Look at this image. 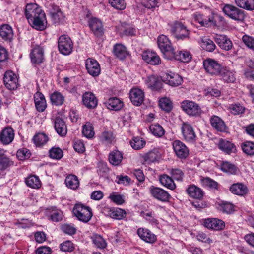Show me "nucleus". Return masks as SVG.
Here are the masks:
<instances>
[{
	"label": "nucleus",
	"instance_id": "nucleus-1",
	"mask_svg": "<svg viewBox=\"0 0 254 254\" xmlns=\"http://www.w3.org/2000/svg\"><path fill=\"white\" fill-rule=\"evenodd\" d=\"M25 14L28 22L37 30H43L46 27V20L44 12L37 4H27Z\"/></svg>",
	"mask_w": 254,
	"mask_h": 254
},
{
	"label": "nucleus",
	"instance_id": "nucleus-2",
	"mask_svg": "<svg viewBox=\"0 0 254 254\" xmlns=\"http://www.w3.org/2000/svg\"><path fill=\"white\" fill-rule=\"evenodd\" d=\"M158 46L163 53L164 57L167 59L171 60L174 56V48L171 46V42L164 35H161L158 38Z\"/></svg>",
	"mask_w": 254,
	"mask_h": 254
},
{
	"label": "nucleus",
	"instance_id": "nucleus-3",
	"mask_svg": "<svg viewBox=\"0 0 254 254\" xmlns=\"http://www.w3.org/2000/svg\"><path fill=\"white\" fill-rule=\"evenodd\" d=\"M73 213L77 218L83 222H88L92 216L91 209L82 204H76L73 209Z\"/></svg>",
	"mask_w": 254,
	"mask_h": 254
},
{
	"label": "nucleus",
	"instance_id": "nucleus-4",
	"mask_svg": "<svg viewBox=\"0 0 254 254\" xmlns=\"http://www.w3.org/2000/svg\"><path fill=\"white\" fill-rule=\"evenodd\" d=\"M171 31L177 39H189L190 31L182 22L175 21L171 26Z\"/></svg>",
	"mask_w": 254,
	"mask_h": 254
},
{
	"label": "nucleus",
	"instance_id": "nucleus-5",
	"mask_svg": "<svg viewBox=\"0 0 254 254\" xmlns=\"http://www.w3.org/2000/svg\"><path fill=\"white\" fill-rule=\"evenodd\" d=\"M203 64L205 71L211 75H219L223 68L218 62L210 58L204 60Z\"/></svg>",
	"mask_w": 254,
	"mask_h": 254
},
{
	"label": "nucleus",
	"instance_id": "nucleus-6",
	"mask_svg": "<svg viewBox=\"0 0 254 254\" xmlns=\"http://www.w3.org/2000/svg\"><path fill=\"white\" fill-rule=\"evenodd\" d=\"M223 11L230 18L237 21H243L245 17L244 11L232 5H225Z\"/></svg>",
	"mask_w": 254,
	"mask_h": 254
},
{
	"label": "nucleus",
	"instance_id": "nucleus-7",
	"mask_svg": "<svg viewBox=\"0 0 254 254\" xmlns=\"http://www.w3.org/2000/svg\"><path fill=\"white\" fill-rule=\"evenodd\" d=\"M58 48L63 55H67L71 53L73 49V43L69 37L63 35L58 39Z\"/></svg>",
	"mask_w": 254,
	"mask_h": 254
},
{
	"label": "nucleus",
	"instance_id": "nucleus-8",
	"mask_svg": "<svg viewBox=\"0 0 254 254\" xmlns=\"http://www.w3.org/2000/svg\"><path fill=\"white\" fill-rule=\"evenodd\" d=\"M181 107L190 116H198L202 113L200 106L192 101L188 100L183 101L181 104Z\"/></svg>",
	"mask_w": 254,
	"mask_h": 254
},
{
	"label": "nucleus",
	"instance_id": "nucleus-9",
	"mask_svg": "<svg viewBox=\"0 0 254 254\" xmlns=\"http://www.w3.org/2000/svg\"><path fill=\"white\" fill-rule=\"evenodd\" d=\"M3 82L5 87L10 90L16 89L19 86L17 76L11 70H8L5 72Z\"/></svg>",
	"mask_w": 254,
	"mask_h": 254
},
{
	"label": "nucleus",
	"instance_id": "nucleus-10",
	"mask_svg": "<svg viewBox=\"0 0 254 254\" xmlns=\"http://www.w3.org/2000/svg\"><path fill=\"white\" fill-rule=\"evenodd\" d=\"M86 68L89 74L96 77L99 75L101 69L98 62L92 58H88L86 60Z\"/></svg>",
	"mask_w": 254,
	"mask_h": 254
},
{
	"label": "nucleus",
	"instance_id": "nucleus-11",
	"mask_svg": "<svg viewBox=\"0 0 254 254\" xmlns=\"http://www.w3.org/2000/svg\"><path fill=\"white\" fill-rule=\"evenodd\" d=\"M181 130L184 138L186 141L194 142L195 141L196 136L191 125L183 123Z\"/></svg>",
	"mask_w": 254,
	"mask_h": 254
},
{
	"label": "nucleus",
	"instance_id": "nucleus-12",
	"mask_svg": "<svg viewBox=\"0 0 254 254\" xmlns=\"http://www.w3.org/2000/svg\"><path fill=\"white\" fill-rule=\"evenodd\" d=\"M162 80L172 86H179L183 81L180 75L174 73H165L162 77Z\"/></svg>",
	"mask_w": 254,
	"mask_h": 254
},
{
	"label": "nucleus",
	"instance_id": "nucleus-13",
	"mask_svg": "<svg viewBox=\"0 0 254 254\" xmlns=\"http://www.w3.org/2000/svg\"><path fill=\"white\" fill-rule=\"evenodd\" d=\"M130 99L133 105L140 106L144 99L143 91L138 88H132L130 91Z\"/></svg>",
	"mask_w": 254,
	"mask_h": 254
},
{
	"label": "nucleus",
	"instance_id": "nucleus-14",
	"mask_svg": "<svg viewBox=\"0 0 254 254\" xmlns=\"http://www.w3.org/2000/svg\"><path fill=\"white\" fill-rule=\"evenodd\" d=\"M174 150L178 157L186 158L189 155V150L187 146L180 140H175L173 143Z\"/></svg>",
	"mask_w": 254,
	"mask_h": 254
},
{
	"label": "nucleus",
	"instance_id": "nucleus-15",
	"mask_svg": "<svg viewBox=\"0 0 254 254\" xmlns=\"http://www.w3.org/2000/svg\"><path fill=\"white\" fill-rule=\"evenodd\" d=\"M89 26L96 36H101L104 33L101 21L96 18H91L88 21Z\"/></svg>",
	"mask_w": 254,
	"mask_h": 254
},
{
	"label": "nucleus",
	"instance_id": "nucleus-16",
	"mask_svg": "<svg viewBox=\"0 0 254 254\" xmlns=\"http://www.w3.org/2000/svg\"><path fill=\"white\" fill-rule=\"evenodd\" d=\"M82 101L84 105L89 109H94L98 104L97 98L90 92H86L83 95Z\"/></svg>",
	"mask_w": 254,
	"mask_h": 254
},
{
	"label": "nucleus",
	"instance_id": "nucleus-17",
	"mask_svg": "<svg viewBox=\"0 0 254 254\" xmlns=\"http://www.w3.org/2000/svg\"><path fill=\"white\" fill-rule=\"evenodd\" d=\"M142 59L146 63L151 65H158L161 63L159 56L155 52L145 51L142 54Z\"/></svg>",
	"mask_w": 254,
	"mask_h": 254
},
{
	"label": "nucleus",
	"instance_id": "nucleus-18",
	"mask_svg": "<svg viewBox=\"0 0 254 254\" xmlns=\"http://www.w3.org/2000/svg\"><path fill=\"white\" fill-rule=\"evenodd\" d=\"M210 122L212 127L216 130L220 132H225L227 129V126L219 117L215 115L211 116L210 118Z\"/></svg>",
	"mask_w": 254,
	"mask_h": 254
},
{
	"label": "nucleus",
	"instance_id": "nucleus-19",
	"mask_svg": "<svg viewBox=\"0 0 254 254\" xmlns=\"http://www.w3.org/2000/svg\"><path fill=\"white\" fill-rule=\"evenodd\" d=\"M150 192L154 198L162 202L168 201L171 197L166 191L159 188H153L151 189Z\"/></svg>",
	"mask_w": 254,
	"mask_h": 254
},
{
	"label": "nucleus",
	"instance_id": "nucleus-20",
	"mask_svg": "<svg viewBox=\"0 0 254 254\" xmlns=\"http://www.w3.org/2000/svg\"><path fill=\"white\" fill-rule=\"evenodd\" d=\"M205 227L215 230H222L225 227V223L221 220L216 218L205 219L204 222Z\"/></svg>",
	"mask_w": 254,
	"mask_h": 254
},
{
	"label": "nucleus",
	"instance_id": "nucleus-21",
	"mask_svg": "<svg viewBox=\"0 0 254 254\" xmlns=\"http://www.w3.org/2000/svg\"><path fill=\"white\" fill-rule=\"evenodd\" d=\"M195 18L196 21L202 26H216V22L213 20L212 15L207 16L202 14L197 13L195 14Z\"/></svg>",
	"mask_w": 254,
	"mask_h": 254
},
{
	"label": "nucleus",
	"instance_id": "nucleus-22",
	"mask_svg": "<svg viewBox=\"0 0 254 254\" xmlns=\"http://www.w3.org/2000/svg\"><path fill=\"white\" fill-rule=\"evenodd\" d=\"M215 41L222 49L228 51L231 49L233 47L232 41L225 35H219L216 36Z\"/></svg>",
	"mask_w": 254,
	"mask_h": 254
},
{
	"label": "nucleus",
	"instance_id": "nucleus-23",
	"mask_svg": "<svg viewBox=\"0 0 254 254\" xmlns=\"http://www.w3.org/2000/svg\"><path fill=\"white\" fill-rule=\"evenodd\" d=\"M31 60L32 63L39 64L43 62L44 60V52L43 49L37 46L30 53Z\"/></svg>",
	"mask_w": 254,
	"mask_h": 254
},
{
	"label": "nucleus",
	"instance_id": "nucleus-24",
	"mask_svg": "<svg viewBox=\"0 0 254 254\" xmlns=\"http://www.w3.org/2000/svg\"><path fill=\"white\" fill-rule=\"evenodd\" d=\"M218 147L221 150L227 154L235 153L236 151V146L233 143L223 139L219 140Z\"/></svg>",
	"mask_w": 254,
	"mask_h": 254
},
{
	"label": "nucleus",
	"instance_id": "nucleus-25",
	"mask_svg": "<svg viewBox=\"0 0 254 254\" xmlns=\"http://www.w3.org/2000/svg\"><path fill=\"white\" fill-rule=\"evenodd\" d=\"M55 129L57 133L62 137L65 136L67 132V127L65 122L59 117H57L55 120Z\"/></svg>",
	"mask_w": 254,
	"mask_h": 254
},
{
	"label": "nucleus",
	"instance_id": "nucleus-26",
	"mask_svg": "<svg viewBox=\"0 0 254 254\" xmlns=\"http://www.w3.org/2000/svg\"><path fill=\"white\" fill-rule=\"evenodd\" d=\"M137 234L142 240L147 243H153L156 240V236L148 229L139 228Z\"/></svg>",
	"mask_w": 254,
	"mask_h": 254
},
{
	"label": "nucleus",
	"instance_id": "nucleus-27",
	"mask_svg": "<svg viewBox=\"0 0 254 254\" xmlns=\"http://www.w3.org/2000/svg\"><path fill=\"white\" fill-rule=\"evenodd\" d=\"M14 136V131L12 128L6 127L1 132L0 140L3 144H8L12 141Z\"/></svg>",
	"mask_w": 254,
	"mask_h": 254
},
{
	"label": "nucleus",
	"instance_id": "nucleus-28",
	"mask_svg": "<svg viewBox=\"0 0 254 254\" xmlns=\"http://www.w3.org/2000/svg\"><path fill=\"white\" fill-rule=\"evenodd\" d=\"M34 102L37 110L39 112H43L46 107V102L44 96L40 92H37L34 95Z\"/></svg>",
	"mask_w": 254,
	"mask_h": 254
},
{
	"label": "nucleus",
	"instance_id": "nucleus-29",
	"mask_svg": "<svg viewBox=\"0 0 254 254\" xmlns=\"http://www.w3.org/2000/svg\"><path fill=\"white\" fill-rule=\"evenodd\" d=\"M186 191L190 196L195 199L200 200L203 197L204 193L202 190L195 185L189 186Z\"/></svg>",
	"mask_w": 254,
	"mask_h": 254
},
{
	"label": "nucleus",
	"instance_id": "nucleus-30",
	"mask_svg": "<svg viewBox=\"0 0 254 254\" xmlns=\"http://www.w3.org/2000/svg\"><path fill=\"white\" fill-rule=\"evenodd\" d=\"M123 159V155L118 150L111 151L108 156V160L110 164L114 166L120 165Z\"/></svg>",
	"mask_w": 254,
	"mask_h": 254
},
{
	"label": "nucleus",
	"instance_id": "nucleus-31",
	"mask_svg": "<svg viewBox=\"0 0 254 254\" xmlns=\"http://www.w3.org/2000/svg\"><path fill=\"white\" fill-rule=\"evenodd\" d=\"M174 56L172 59H175L182 62H189L191 59L190 53L186 51H179L175 52L173 51Z\"/></svg>",
	"mask_w": 254,
	"mask_h": 254
},
{
	"label": "nucleus",
	"instance_id": "nucleus-32",
	"mask_svg": "<svg viewBox=\"0 0 254 254\" xmlns=\"http://www.w3.org/2000/svg\"><path fill=\"white\" fill-rule=\"evenodd\" d=\"M230 191L234 194L243 195L247 193V187L242 183H236L233 184L230 188Z\"/></svg>",
	"mask_w": 254,
	"mask_h": 254
},
{
	"label": "nucleus",
	"instance_id": "nucleus-33",
	"mask_svg": "<svg viewBox=\"0 0 254 254\" xmlns=\"http://www.w3.org/2000/svg\"><path fill=\"white\" fill-rule=\"evenodd\" d=\"M148 87L153 90H159L162 88V81L155 76H151L147 80Z\"/></svg>",
	"mask_w": 254,
	"mask_h": 254
},
{
	"label": "nucleus",
	"instance_id": "nucleus-34",
	"mask_svg": "<svg viewBox=\"0 0 254 254\" xmlns=\"http://www.w3.org/2000/svg\"><path fill=\"white\" fill-rule=\"evenodd\" d=\"M0 36L5 40H10L13 36L11 27L7 24H3L0 27Z\"/></svg>",
	"mask_w": 254,
	"mask_h": 254
},
{
	"label": "nucleus",
	"instance_id": "nucleus-35",
	"mask_svg": "<svg viewBox=\"0 0 254 254\" xmlns=\"http://www.w3.org/2000/svg\"><path fill=\"white\" fill-rule=\"evenodd\" d=\"M107 104L108 109L115 111L120 110L123 106V103L116 97L109 99Z\"/></svg>",
	"mask_w": 254,
	"mask_h": 254
},
{
	"label": "nucleus",
	"instance_id": "nucleus-36",
	"mask_svg": "<svg viewBox=\"0 0 254 254\" xmlns=\"http://www.w3.org/2000/svg\"><path fill=\"white\" fill-rule=\"evenodd\" d=\"M114 53L121 60L125 58L127 54L126 47L121 44H117L114 46Z\"/></svg>",
	"mask_w": 254,
	"mask_h": 254
},
{
	"label": "nucleus",
	"instance_id": "nucleus-37",
	"mask_svg": "<svg viewBox=\"0 0 254 254\" xmlns=\"http://www.w3.org/2000/svg\"><path fill=\"white\" fill-rule=\"evenodd\" d=\"M159 181L162 185L170 190H173L176 187V185L172 178L166 174L161 175L160 177Z\"/></svg>",
	"mask_w": 254,
	"mask_h": 254
},
{
	"label": "nucleus",
	"instance_id": "nucleus-38",
	"mask_svg": "<svg viewBox=\"0 0 254 254\" xmlns=\"http://www.w3.org/2000/svg\"><path fill=\"white\" fill-rule=\"evenodd\" d=\"M238 6L248 10H254V0H235Z\"/></svg>",
	"mask_w": 254,
	"mask_h": 254
},
{
	"label": "nucleus",
	"instance_id": "nucleus-39",
	"mask_svg": "<svg viewBox=\"0 0 254 254\" xmlns=\"http://www.w3.org/2000/svg\"><path fill=\"white\" fill-rule=\"evenodd\" d=\"M65 182L67 187L73 190L76 189L79 185L78 178L74 175H70L67 176Z\"/></svg>",
	"mask_w": 254,
	"mask_h": 254
},
{
	"label": "nucleus",
	"instance_id": "nucleus-40",
	"mask_svg": "<svg viewBox=\"0 0 254 254\" xmlns=\"http://www.w3.org/2000/svg\"><path fill=\"white\" fill-rule=\"evenodd\" d=\"M220 168L223 172L231 174H235L237 171V168L227 161L223 162L221 164Z\"/></svg>",
	"mask_w": 254,
	"mask_h": 254
},
{
	"label": "nucleus",
	"instance_id": "nucleus-41",
	"mask_svg": "<svg viewBox=\"0 0 254 254\" xmlns=\"http://www.w3.org/2000/svg\"><path fill=\"white\" fill-rule=\"evenodd\" d=\"M26 185L32 188L38 189L41 186V183L39 178L35 175H31L26 179Z\"/></svg>",
	"mask_w": 254,
	"mask_h": 254
},
{
	"label": "nucleus",
	"instance_id": "nucleus-42",
	"mask_svg": "<svg viewBox=\"0 0 254 254\" xmlns=\"http://www.w3.org/2000/svg\"><path fill=\"white\" fill-rule=\"evenodd\" d=\"M219 75L221 76L223 81L227 83H233L235 81L236 79L234 74L231 71L224 67L220 74Z\"/></svg>",
	"mask_w": 254,
	"mask_h": 254
},
{
	"label": "nucleus",
	"instance_id": "nucleus-43",
	"mask_svg": "<svg viewBox=\"0 0 254 254\" xmlns=\"http://www.w3.org/2000/svg\"><path fill=\"white\" fill-rule=\"evenodd\" d=\"M33 140L36 146L40 147L47 142L48 137L44 133H38L34 135Z\"/></svg>",
	"mask_w": 254,
	"mask_h": 254
},
{
	"label": "nucleus",
	"instance_id": "nucleus-44",
	"mask_svg": "<svg viewBox=\"0 0 254 254\" xmlns=\"http://www.w3.org/2000/svg\"><path fill=\"white\" fill-rule=\"evenodd\" d=\"M82 133L87 138H90L93 137L94 135V128L90 123L87 122L83 126Z\"/></svg>",
	"mask_w": 254,
	"mask_h": 254
},
{
	"label": "nucleus",
	"instance_id": "nucleus-45",
	"mask_svg": "<svg viewBox=\"0 0 254 254\" xmlns=\"http://www.w3.org/2000/svg\"><path fill=\"white\" fill-rule=\"evenodd\" d=\"M52 103L56 105H61L64 102V97L58 92H55L51 95Z\"/></svg>",
	"mask_w": 254,
	"mask_h": 254
},
{
	"label": "nucleus",
	"instance_id": "nucleus-46",
	"mask_svg": "<svg viewBox=\"0 0 254 254\" xmlns=\"http://www.w3.org/2000/svg\"><path fill=\"white\" fill-rule=\"evenodd\" d=\"M145 143V141L139 137H134L130 142L131 147L135 150L142 148Z\"/></svg>",
	"mask_w": 254,
	"mask_h": 254
},
{
	"label": "nucleus",
	"instance_id": "nucleus-47",
	"mask_svg": "<svg viewBox=\"0 0 254 254\" xmlns=\"http://www.w3.org/2000/svg\"><path fill=\"white\" fill-rule=\"evenodd\" d=\"M151 133L156 136L161 137L164 134V130L159 124H152L149 127Z\"/></svg>",
	"mask_w": 254,
	"mask_h": 254
},
{
	"label": "nucleus",
	"instance_id": "nucleus-48",
	"mask_svg": "<svg viewBox=\"0 0 254 254\" xmlns=\"http://www.w3.org/2000/svg\"><path fill=\"white\" fill-rule=\"evenodd\" d=\"M92 240L95 245L99 248L103 249L106 246L105 241L100 235L97 234L93 235Z\"/></svg>",
	"mask_w": 254,
	"mask_h": 254
},
{
	"label": "nucleus",
	"instance_id": "nucleus-49",
	"mask_svg": "<svg viewBox=\"0 0 254 254\" xmlns=\"http://www.w3.org/2000/svg\"><path fill=\"white\" fill-rule=\"evenodd\" d=\"M51 17L55 23H62L64 19V15L63 12L58 8L56 12L51 13Z\"/></svg>",
	"mask_w": 254,
	"mask_h": 254
},
{
	"label": "nucleus",
	"instance_id": "nucleus-50",
	"mask_svg": "<svg viewBox=\"0 0 254 254\" xmlns=\"http://www.w3.org/2000/svg\"><path fill=\"white\" fill-rule=\"evenodd\" d=\"M126 213L125 210L117 208L111 211L110 216L113 219L121 220L125 217Z\"/></svg>",
	"mask_w": 254,
	"mask_h": 254
},
{
	"label": "nucleus",
	"instance_id": "nucleus-51",
	"mask_svg": "<svg viewBox=\"0 0 254 254\" xmlns=\"http://www.w3.org/2000/svg\"><path fill=\"white\" fill-rule=\"evenodd\" d=\"M160 108L166 112H170L172 110V105L170 100L167 98H162L159 101Z\"/></svg>",
	"mask_w": 254,
	"mask_h": 254
},
{
	"label": "nucleus",
	"instance_id": "nucleus-52",
	"mask_svg": "<svg viewBox=\"0 0 254 254\" xmlns=\"http://www.w3.org/2000/svg\"><path fill=\"white\" fill-rule=\"evenodd\" d=\"M244 152L249 155H254V143L252 142H246L242 145Z\"/></svg>",
	"mask_w": 254,
	"mask_h": 254
},
{
	"label": "nucleus",
	"instance_id": "nucleus-53",
	"mask_svg": "<svg viewBox=\"0 0 254 254\" xmlns=\"http://www.w3.org/2000/svg\"><path fill=\"white\" fill-rule=\"evenodd\" d=\"M51 158L55 159H60L63 156V151L59 148H52L49 151Z\"/></svg>",
	"mask_w": 254,
	"mask_h": 254
},
{
	"label": "nucleus",
	"instance_id": "nucleus-54",
	"mask_svg": "<svg viewBox=\"0 0 254 254\" xmlns=\"http://www.w3.org/2000/svg\"><path fill=\"white\" fill-rule=\"evenodd\" d=\"M109 171L107 164L105 162H99L98 163L97 172L100 176H105Z\"/></svg>",
	"mask_w": 254,
	"mask_h": 254
},
{
	"label": "nucleus",
	"instance_id": "nucleus-55",
	"mask_svg": "<svg viewBox=\"0 0 254 254\" xmlns=\"http://www.w3.org/2000/svg\"><path fill=\"white\" fill-rule=\"evenodd\" d=\"M201 181L203 185L205 187L211 189H217V188L218 183L208 177L203 178Z\"/></svg>",
	"mask_w": 254,
	"mask_h": 254
},
{
	"label": "nucleus",
	"instance_id": "nucleus-56",
	"mask_svg": "<svg viewBox=\"0 0 254 254\" xmlns=\"http://www.w3.org/2000/svg\"><path fill=\"white\" fill-rule=\"evenodd\" d=\"M244 44L254 52V38L252 37L245 35L242 37Z\"/></svg>",
	"mask_w": 254,
	"mask_h": 254
},
{
	"label": "nucleus",
	"instance_id": "nucleus-57",
	"mask_svg": "<svg viewBox=\"0 0 254 254\" xmlns=\"http://www.w3.org/2000/svg\"><path fill=\"white\" fill-rule=\"evenodd\" d=\"M244 44L254 52V38L252 37L245 35L242 37Z\"/></svg>",
	"mask_w": 254,
	"mask_h": 254
},
{
	"label": "nucleus",
	"instance_id": "nucleus-58",
	"mask_svg": "<svg viewBox=\"0 0 254 254\" xmlns=\"http://www.w3.org/2000/svg\"><path fill=\"white\" fill-rule=\"evenodd\" d=\"M158 158V155L155 151H150L144 156L145 161L148 163L155 162Z\"/></svg>",
	"mask_w": 254,
	"mask_h": 254
},
{
	"label": "nucleus",
	"instance_id": "nucleus-59",
	"mask_svg": "<svg viewBox=\"0 0 254 254\" xmlns=\"http://www.w3.org/2000/svg\"><path fill=\"white\" fill-rule=\"evenodd\" d=\"M112 6L117 9H124L126 7V3L124 0H109Z\"/></svg>",
	"mask_w": 254,
	"mask_h": 254
},
{
	"label": "nucleus",
	"instance_id": "nucleus-60",
	"mask_svg": "<svg viewBox=\"0 0 254 254\" xmlns=\"http://www.w3.org/2000/svg\"><path fill=\"white\" fill-rule=\"evenodd\" d=\"M171 174L177 181H182L184 176L183 172L179 169H172L171 171Z\"/></svg>",
	"mask_w": 254,
	"mask_h": 254
},
{
	"label": "nucleus",
	"instance_id": "nucleus-61",
	"mask_svg": "<svg viewBox=\"0 0 254 254\" xmlns=\"http://www.w3.org/2000/svg\"><path fill=\"white\" fill-rule=\"evenodd\" d=\"M202 47L206 51L209 52H212L215 49V45L214 43L210 39H207L203 42Z\"/></svg>",
	"mask_w": 254,
	"mask_h": 254
},
{
	"label": "nucleus",
	"instance_id": "nucleus-62",
	"mask_svg": "<svg viewBox=\"0 0 254 254\" xmlns=\"http://www.w3.org/2000/svg\"><path fill=\"white\" fill-rule=\"evenodd\" d=\"M60 248L62 251L64 252H71L74 249L73 245L70 241H66L61 244Z\"/></svg>",
	"mask_w": 254,
	"mask_h": 254
},
{
	"label": "nucleus",
	"instance_id": "nucleus-63",
	"mask_svg": "<svg viewBox=\"0 0 254 254\" xmlns=\"http://www.w3.org/2000/svg\"><path fill=\"white\" fill-rule=\"evenodd\" d=\"M231 112L235 115L242 114L244 112V108L240 104H236L232 105L230 107Z\"/></svg>",
	"mask_w": 254,
	"mask_h": 254
},
{
	"label": "nucleus",
	"instance_id": "nucleus-64",
	"mask_svg": "<svg viewBox=\"0 0 254 254\" xmlns=\"http://www.w3.org/2000/svg\"><path fill=\"white\" fill-rule=\"evenodd\" d=\"M61 228L64 233L71 235L74 234L76 231L75 227L69 224L63 225Z\"/></svg>",
	"mask_w": 254,
	"mask_h": 254
}]
</instances>
